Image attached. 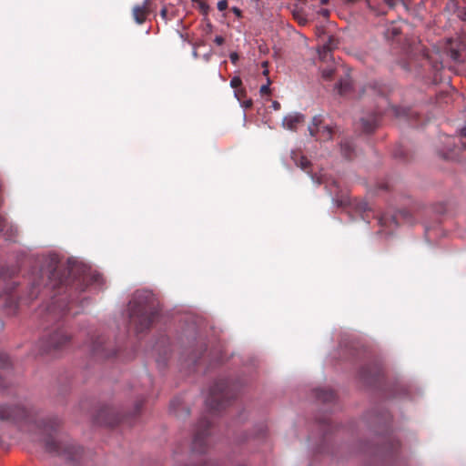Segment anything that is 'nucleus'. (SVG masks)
Instances as JSON below:
<instances>
[{"label":"nucleus","mask_w":466,"mask_h":466,"mask_svg":"<svg viewBox=\"0 0 466 466\" xmlns=\"http://www.w3.org/2000/svg\"><path fill=\"white\" fill-rule=\"evenodd\" d=\"M211 423L207 418L199 420L192 441V450L195 452L204 453L208 449L207 438L209 435Z\"/></svg>","instance_id":"423d86ee"},{"label":"nucleus","mask_w":466,"mask_h":466,"mask_svg":"<svg viewBox=\"0 0 466 466\" xmlns=\"http://www.w3.org/2000/svg\"><path fill=\"white\" fill-rule=\"evenodd\" d=\"M25 414V410L21 407L0 405V420H20Z\"/></svg>","instance_id":"9d476101"},{"label":"nucleus","mask_w":466,"mask_h":466,"mask_svg":"<svg viewBox=\"0 0 466 466\" xmlns=\"http://www.w3.org/2000/svg\"><path fill=\"white\" fill-rule=\"evenodd\" d=\"M329 0H320L321 5H327L329 4Z\"/></svg>","instance_id":"79ce46f5"},{"label":"nucleus","mask_w":466,"mask_h":466,"mask_svg":"<svg viewBox=\"0 0 466 466\" xmlns=\"http://www.w3.org/2000/svg\"><path fill=\"white\" fill-rule=\"evenodd\" d=\"M319 14L325 18L329 16V11L328 9H321L319 11Z\"/></svg>","instance_id":"f704fd0d"},{"label":"nucleus","mask_w":466,"mask_h":466,"mask_svg":"<svg viewBox=\"0 0 466 466\" xmlns=\"http://www.w3.org/2000/svg\"><path fill=\"white\" fill-rule=\"evenodd\" d=\"M90 351L94 356L99 358H109L116 355L115 351L109 350L108 344L104 337H97L90 345Z\"/></svg>","instance_id":"6e6552de"},{"label":"nucleus","mask_w":466,"mask_h":466,"mask_svg":"<svg viewBox=\"0 0 466 466\" xmlns=\"http://www.w3.org/2000/svg\"><path fill=\"white\" fill-rule=\"evenodd\" d=\"M229 58L233 64H236L238 61V55L233 52L229 55Z\"/></svg>","instance_id":"473e14b6"},{"label":"nucleus","mask_w":466,"mask_h":466,"mask_svg":"<svg viewBox=\"0 0 466 466\" xmlns=\"http://www.w3.org/2000/svg\"><path fill=\"white\" fill-rule=\"evenodd\" d=\"M61 420L58 417H47L36 422L39 440L46 452L65 458L67 461H76L81 449L60 431Z\"/></svg>","instance_id":"f03ea898"},{"label":"nucleus","mask_w":466,"mask_h":466,"mask_svg":"<svg viewBox=\"0 0 466 466\" xmlns=\"http://www.w3.org/2000/svg\"><path fill=\"white\" fill-rule=\"evenodd\" d=\"M142 406H143V400H138V401H137V403H136V407H135V413H136V414H138V413H139V411H140V410H141Z\"/></svg>","instance_id":"72a5a7b5"},{"label":"nucleus","mask_w":466,"mask_h":466,"mask_svg":"<svg viewBox=\"0 0 466 466\" xmlns=\"http://www.w3.org/2000/svg\"><path fill=\"white\" fill-rule=\"evenodd\" d=\"M384 1L390 7H393L397 3V0H384Z\"/></svg>","instance_id":"e433bc0d"},{"label":"nucleus","mask_w":466,"mask_h":466,"mask_svg":"<svg viewBox=\"0 0 466 466\" xmlns=\"http://www.w3.org/2000/svg\"><path fill=\"white\" fill-rule=\"evenodd\" d=\"M352 82L349 75L341 78L336 86L340 96H348L351 90Z\"/></svg>","instance_id":"dca6fc26"},{"label":"nucleus","mask_w":466,"mask_h":466,"mask_svg":"<svg viewBox=\"0 0 466 466\" xmlns=\"http://www.w3.org/2000/svg\"><path fill=\"white\" fill-rule=\"evenodd\" d=\"M199 8L204 14H207L208 12L209 6L207 3L202 1L199 2Z\"/></svg>","instance_id":"c756f323"},{"label":"nucleus","mask_w":466,"mask_h":466,"mask_svg":"<svg viewBox=\"0 0 466 466\" xmlns=\"http://www.w3.org/2000/svg\"><path fill=\"white\" fill-rule=\"evenodd\" d=\"M268 70H267V69H265V70H264V72H263V74H264V75H268Z\"/></svg>","instance_id":"c03bdc74"},{"label":"nucleus","mask_w":466,"mask_h":466,"mask_svg":"<svg viewBox=\"0 0 466 466\" xmlns=\"http://www.w3.org/2000/svg\"><path fill=\"white\" fill-rule=\"evenodd\" d=\"M10 364L9 356L6 353L0 352V367L7 368Z\"/></svg>","instance_id":"393cba45"},{"label":"nucleus","mask_w":466,"mask_h":466,"mask_svg":"<svg viewBox=\"0 0 466 466\" xmlns=\"http://www.w3.org/2000/svg\"><path fill=\"white\" fill-rule=\"evenodd\" d=\"M335 70L333 67L329 66L324 68L321 72V76L325 80H330L334 76Z\"/></svg>","instance_id":"5701e85b"},{"label":"nucleus","mask_w":466,"mask_h":466,"mask_svg":"<svg viewBox=\"0 0 466 466\" xmlns=\"http://www.w3.org/2000/svg\"><path fill=\"white\" fill-rule=\"evenodd\" d=\"M217 6L219 11H225L228 8V0L218 1Z\"/></svg>","instance_id":"c85d7f7f"},{"label":"nucleus","mask_w":466,"mask_h":466,"mask_svg":"<svg viewBox=\"0 0 466 466\" xmlns=\"http://www.w3.org/2000/svg\"><path fill=\"white\" fill-rule=\"evenodd\" d=\"M192 1L193 2H198V3L201 2L200 0H192Z\"/></svg>","instance_id":"a18cd8bd"},{"label":"nucleus","mask_w":466,"mask_h":466,"mask_svg":"<svg viewBox=\"0 0 466 466\" xmlns=\"http://www.w3.org/2000/svg\"><path fill=\"white\" fill-rule=\"evenodd\" d=\"M272 106L275 110H279L280 108V104L278 101H274Z\"/></svg>","instance_id":"58836bf2"},{"label":"nucleus","mask_w":466,"mask_h":466,"mask_svg":"<svg viewBox=\"0 0 466 466\" xmlns=\"http://www.w3.org/2000/svg\"><path fill=\"white\" fill-rule=\"evenodd\" d=\"M322 119L320 116H315L312 119V125L309 127V133L312 137L318 136L320 140H329L332 137L333 129L329 126L321 125Z\"/></svg>","instance_id":"0eeeda50"},{"label":"nucleus","mask_w":466,"mask_h":466,"mask_svg":"<svg viewBox=\"0 0 466 466\" xmlns=\"http://www.w3.org/2000/svg\"><path fill=\"white\" fill-rule=\"evenodd\" d=\"M159 311L158 304L150 293L137 292L128 304L129 320L137 333L149 329Z\"/></svg>","instance_id":"7ed1b4c3"},{"label":"nucleus","mask_w":466,"mask_h":466,"mask_svg":"<svg viewBox=\"0 0 466 466\" xmlns=\"http://www.w3.org/2000/svg\"><path fill=\"white\" fill-rule=\"evenodd\" d=\"M305 121V117L300 113H294L286 116L283 118V127L289 130L296 131L298 127L303 124Z\"/></svg>","instance_id":"f8f14e48"},{"label":"nucleus","mask_w":466,"mask_h":466,"mask_svg":"<svg viewBox=\"0 0 466 466\" xmlns=\"http://www.w3.org/2000/svg\"><path fill=\"white\" fill-rule=\"evenodd\" d=\"M1 296L5 297V302L9 306H16L17 304V295L15 291V282H9L6 285L3 294Z\"/></svg>","instance_id":"4468645a"},{"label":"nucleus","mask_w":466,"mask_h":466,"mask_svg":"<svg viewBox=\"0 0 466 466\" xmlns=\"http://www.w3.org/2000/svg\"><path fill=\"white\" fill-rule=\"evenodd\" d=\"M380 120V116L378 114H374L372 116H370L369 117L361 118L360 123L361 127L364 132L366 133H371L375 130V128L378 127Z\"/></svg>","instance_id":"ddd939ff"},{"label":"nucleus","mask_w":466,"mask_h":466,"mask_svg":"<svg viewBox=\"0 0 466 466\" xmlns=\"http://www.w3.org/2000/svg\"><path fill=\"white\" fill-rule=\"evenodd\" d=\"M267 66H268V63H267V62H264V63H263V66H264V67H267Z\"/></svg>","instance_id":"37998d69"},{"label":"nucleus","mask_w":466,"mask_h":466,"mask_svg":"<svg viewBox=\"0 0 466 466\" xmlns=\"http://www.w3.org/2000/svg\"><path fill=\"white\" fill-rule=\"evenodd\" d=\"M293 15H294L295 19L298 21V23H299V25H306V24H307L308 20H307L305 17H303V16L299 14V12H294V14H293Z\"/></svg>","instance_id":"bb28decb"},{"label":"nucleus","mask_w":466,"mask_h":466,"mask_svg":"<svg viewBox=\"0 0 466 466\" xmlns=\"http://www.w3.org/2000/svg\"><path fill=\"white\" fill-rule=\"evenodd\" d=\"M380 370L374 365H368L361 368L360 371V379L367 384L372 385L378 382L380 379Z\"/></svg>","instance_id":"1a4fd4ad"},{"label":"nucleus","mask_w":466,"mask_h":466,"mask_svg":"<svg viewBox=\"0 0 466 466\" xmlns=\"http://www.w3.org/2000/svg\"><path fill=\"white\" fill-rule=\"evenodd\" d=\"M333 42V39L332 38H329V44H325L319 50V57L321 59H325L329 52L331 51V43Z\"/></svg>","instance_id":"6ab92c4d"},{"label":"nucleus","mask_w":466,"mask_h":466,"mask_svg":"<svg viewBox=\"0 0 466 466\" xmlns=\"http://www.w3.org/2000/svg\"><path fill=\"white\" fill-rule=\"evenodd\" d=\"M316 397L324 403H329L335 400L336 394L332 390L319 389L316 390Z\"/></svg>","instance_id":"f3484780"},{"label":"nucleus","mask_w":466,"mask_h":466,"mask_svg":"<svg viewBox=\"0 0 466 466\" xmlns=\"http://www.w3.org/2000/svg\"><path fill=\"white\" fill-rule=\"evenodd\" d=\"M400 34V29L399 27H397L396 25H391L386 31V37L394 38L395 36L399 35Z\"/></svg>","instance_id":"412c9836"},{"label":"nucleus","mask_w":466,"mask_h":466,"mask_svg":"<svg viewBox=\"0 0 466 466\" xmlns=\"http://www.w3.org/2000/svg\"><path fill=\"white\" fill-rule=\"evenodd\" d=\"M341 153L347 159H351L354 156V146L351 141L345 140L340 144Z\"/></svg>","instance_id":"a211bd4d"},{"label":"nucleus","mask_w":466,"mask_h":466,"mask_svg":"<svg viewBox=\"0 0 466 466\" xmlns=\"http://www.w3.org/2000/svg\"><path fill=\"white\" fill-rule=\"evenodd\" d=\"M176 405H177V400H173L171 401V408H172V409H175V408H176Z\"/></svg>","instance_id":"a19ab883"},{"label":"nucleus","mask_w":466,"mask_h":466,"mask_svg":"<svg viewBox=\"0 0 466 466\" xmlns=\"http://www.w3.org/2000/svg\"><path fill=\"white\" fill-rule=\"evenodd\" d=\"M45 289H52L55 294L50 304L46 309V321H57L69 314L73 305V292H82L86 289L84 279L76 278L74 270L68 271L66 276L60 267L56 266L49 272L48 282Z\"/></svg>","instance_id":"f257e3e1"},{"label":"nucleus","mask_w":466,"mask_h":466,"mask_svg":"<svg viewBox=\"0 0 466 466\" xmlns=\"http://www.w3.org/2000/svg\"><path fill=\"white\" fill-rule=\"evenodd\" d=\"M121 420H120V419H116V420H114V421H108L107 423H108L110 426H114V425H116V424H117V423L121 422Z\"/></svg>","instance_id":"ea45409f"},{"label":"nucleus","mask_w":466,"mask_h":466,"mask_svg":"<svg viewBox=\"0 0 466 466\" xmlns=\"http://www.w3.org/2000/svg\"><path fill=\"white\" fill-rule=\"evenodd\" d=\"M242 84V81L240 79V77L238 76H234L231 80H230V86L231 87L233 88H238L241 86Z\"/></svg>","instance_id":"cd10ccee"},{"label":"nucleus","mask_w":466,"mask_h":466,"mask_svg":"<svg viewBox=\"0 0 466 466\" xmlns=\"http://www.w3.org/2000/svg\"><path fill=\"white\" fill-rule=\"evenodd\" d=\"M167 360V357L163 358V360L161 358H159V359L157 360V362L158 363L159 366L160 365L164 366L166 364Z\"/></svg>","instance_id":"4c0bfd02"},{"label":"nucleus","mask_w":466,"mask_h":466,"mask_svg":"<svg viewBox=\"0 0 466 466\" xmlns=\"http://www.w3.org/2000/svg\"><path fill=\"white\" fill-rule=\"evenodd\" d=\"M269 84H270V81H269V79H268V83L266 85H263L260 87L259 92L262 96H268L270 94Z\"/></svg>","instance_id":"a878e982"},{"label":"nucleus","mask_w":466,"mask_h":466,"mask_svg":"<svg viewBox=\"0 0 466 466\" xmlns=\"http://www.w3.org/2000/svg\"><path fill=\"white\" fill-rule=\"evenodd\" d=\"M151 0H145L142 5H136L133 7L132 15L137 24L142 25L147 20L150 12Z\"/></svg>","instance_id":"9b49d317"},{"label":"nucleus","mask_w":466,"mask_h":466,"mask_svg":"<svg viewBox=\"0 0 466 466\" xmlns=\"http://www.w3.org/2000/svg\"><path fill=\"white\" fill-rule=\"evenodd\" d=\"M297 165L304 171L309 173V171L308 170V168L310 166V162L309 160L305 157H300L299 162L297 163Z\"/></svg>","instance_id":"4be33fe9"},{"label":"nucleus","mask_w":466,"mask_h":466,"mask_svg":"<svg viewBox=\"0 0 466 466\" xmlns=\"http://www.w3.org/2000/svg\"><path fill=\"white\" fill-rule=\"evenodd\" d=\"M39 286L40 284L38 282L34 281L30 289L29 298L31 299H35L38 296L39 293Z\"/></svg>","instance_id":"b1692460"},{"label":"nucleus","mask_w":466,"mask_h":466,"mask_svg":"<svg viewBox=\"0 0 466 466\" xmlns=\"http://www.w3.org/2000/svg\"><path fill=\"white\" fill-rule=\"evenodd\" d=\"M399 446H400V443L398 441L390 439V440H389L386 447L384 448L385 452L393 453L398 450Z\"/></svg>","instance_id":"aec40b11"},{"label":"nucleus","mask_w":466,"mask_h":466,"mask_svg":"<svg viewBox=\"0 0 466 466\" xmlns=\"http://www.w3.org/2000/svg\"><path fill=\"white\" fill-rule=\"evenodd\" d=\"M160 16L162 19H164L165 21H167V7H163L161 10H160Z\"/></svg>","instance_id":"7c9ffc66"},{"label":"nucleus","mask_w":466,"mask_h":466,"mask_svg":"<svg viewBox=\"0 0 466 466\" xmlns=\"http://www.w3.org/2000/svg\"><path fill=\"white\" fill-rule=\"evenodd\" d=\"M379 224L380 227L385 228L388 231V233H390L393 230V228H395L398 226L397 217L384 214L381 217H380Z\"/></svg>","instance_id":"2eb2a0df"},{"label":"nucleus","mask_w":466,"mask_h":466,"mask_svg":"<svg viewBox=\"0 0 466 466\" xmlns=\"http://www.w3.org/2000/svg\"><path fill=\"white\" fill-rule=\"evenodd\" d=\"M70 339L71 335L67 329L59 326L41 341V353L51 354L63 350L69 344Z\"/></svg>","instance_id":"39448f33"},{"label":"nucleus","mask_w":466,"mask_h":466,"mask_svg":"<svg viewBox=\"0 0 466 466\" xmlns=\"http://www.w3.org/2000/svg\"><path fill=\"white\" fill-rule=\"evenodd\" d=\"M214 42L218 45V46H221L224 44L225 42V39L223 36L221 35H217L214 39Z\"/></svg>","instance_id":"2f4dec72"},{"label":"nucleus","mask_w":466,"mask_h":466,"mask_svg":"<svg viewBox=\"0 0 466 466\" xmlns=\"http://www.w3.org/2000/svg\"><path fill=\"white\" fill-rule=\"evenodd\" d=\"M237 396L228 380H219L210 388L207 406L212 411L223 410Z\"/></svg>","instance_id":"20e7f679"},{"label":"nucleus","mask_w":466,"mask_h":466,"mask_svg":"<svg viewBox=\"0 0 466 466\" xmlns=\"http://www.w3.org/2000/svg\"><path fill=\"white\" fill-rule=\"evenodd\" d=\"M231 11L238 16V17H241L242 16V12L239 8L238 7H232L231 8Z\"/></svg>","instance_id":"c9c22d12"}]
</instances>
